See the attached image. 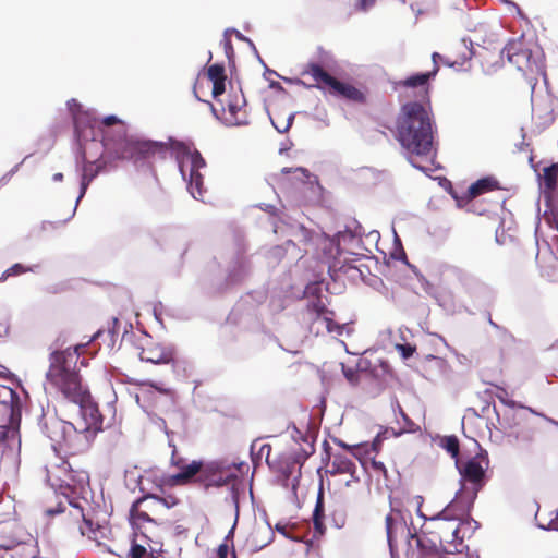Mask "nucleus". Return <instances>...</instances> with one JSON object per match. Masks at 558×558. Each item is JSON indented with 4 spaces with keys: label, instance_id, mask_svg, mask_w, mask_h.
<instances>
[{
    "label": "nucleus",
    "instance_id": "1",
    "mask_svg": "<svg viewBox=\"0 0 558 558\" xmlns=\"http://www.w3.org/2000/svg\"><path fill=\"white\" fill-rule=\"evenodd\" d=\"M78 349L80 347H74L51 352L46 381L64 400L80 407L82 420L77 425L70 424V427L95 435L102 429L104 416L76 369L80 359Z\"/></svg>",
    "mask_w": 558,
    "mask_h": 558
},
{
    "label": "nucleus",
    "instance_id": "2",
    "mask_svg": "<svg viewBox=\"0 0 558 558\" xmlns=\"http://www.w3.org/2000/svg\"><path fill=\"white\" fill-rule=\"evenodd\" d=\"M105 156L110 160L131 161L136 168H154L155 159H165L169 147L163 142L130 134L123 121L107 116L101 121Z\"/></svg>",
    "mask_w": 558,
    "mask_h": 558
},
{
    "label": "nucleus",
    "instance_id": "3",
    "mask_svg": "<svg viewBox=\"0 0 558 558\" xmlns=\"http://www.w3.org/2000/svg\"><path fill=\"white\" fill-rule=\"evenodd\" d=\"M435 121L430 101H408L399 110L395 123V137L414 163L413 156L428 157L434 150Z\"/></svg>",
    "mask_w": 558,
    "mask_h": 558
},
{
    "label": "nucleus",
    "instance_id": "4",
    "mask_svg": "<svg viewBox=\"0 0 558 558\" xmlns=\"http://www.w3.org/2000/svg\"><path fill=\"white\" fill-rule=\"evenodd\" d=\"M301 75L312 78L313 83L308 87H315L326 94L341 97L354 104L364 105L367 101V96L363 90L350 83L339 81L316 62L304 64Z\"/></svg>",
    "mask_w": 558,
    "mask_h": 558
},
{
    "label": "nucleus",
    "instance_id": "5",
    "mask_svg": "<svg viewBox=\"0 0 558 558\" xmlns=\"http://www.w3.org/2000/svg\"><path fill=\"white\" fill-rule=\"evenodd\" d=\"M48 515L62 514V522L69 525H76L83 536L95 541L101 545L108 538L110 532L108 525L94 523L84 512V508L80 502L68 501L59 504L57 508L46 510Z\"/></svg>",
    "mask_w": 558,
    "mask_h": 558
},
{
    "label": "nucleus",
    "instance_id": "6",
    "mask_svg": "<svg viewBox=\"0 0 558 558\" xmlns=\"http://www.w3.org/2000/svg\"><path fill=\"white\" fill-rule=\"evenodd\" d=\"M171 465L175 466L179 472L172 475L169 474H158L157 472L149 471L146 472L142 477V483L144 481L151 482L156 488V490L163 493V488L166 486L173 487L178 485H186L191 482H195L197 474L202 468V461L193 460L187 462L184 458L180 457L174 449L171 456Z\"/></svg>",
    "mask_w": 558,
    "mask_h": 558
},
{
    "label": "nucleus",
    "instance_id": "7",
    "mask_svg": "<svg viewBox=\"0 0 558 558\" xmlns=\"http://www.w3.org/2000/svg\"><path fill=\"white\" fill-rule=\"evenodd\" d=\"M217 106L213 111L227 125H247L250 116L246 108V100L241 89H230L226 96L215 99Z\"/></svg>",
    "mask_w": 558,
    "mask_h": 558
},
{
    "label": "nucleus",
    "instance_id": "8",
    "mask_svg": "<svg viewBox=\"0 0 558 558\" xmlns=\"http://www.w3.org/2000/svg\"><path fill=\"white\" fill-rule=\"evenodd\" d=\"M162 511L158 494L147 493L136 499L130 508V521L132 525L140 529L144 523H158L161 519Z\"/></svg>",
    "mask_w": 558,
    "mask_h": 558
},
{
    "label": "nucleus",
    "instance_id": "9",
    "mask_svg": "<svg viewBox=\"0 0 558 558\" xmlns=\"http://www.w3.org/2000/svg\"><path fill=\"white\" fill-rule=\"evenodd\" d=\"M21 420V403L17 393L7 387L0 388V434L5 429L14 428Z\"/></svg>",
    "mask_w": 558,
    "mask_h": 558
},
{
    "label": "nucleus",
    "instance_id": "10",
    "mask_svg": "<svg viewBox=\"0 0 558 558\" xmlns=\"http://www.w3.org/2000/svg\"><path fill=\"white\" fill-rule=\"evenodd\" d=\"M236 478V474L229 466H223L218 462H202V468L195 478L196 483L205 488L221 487Z\"/></svg>",
    "mask_w": 558,
    "mask_h": 558
},
{
    "label": "nucleus",
    "instance_id": "11",
    "mask_svg": "<svg viewBox=\"0 0 558 558\" xmlns=\"http://www.w3.org/2000/svg\"><path fill=\"white\" fill-rule=\"evenodd\" d=\"M487 466L488 458L486 453H478L459 466L462 481L471 484V488H469L470 492H474L477 495L483 488L485 485V470Z\"/></svg>",
    "mask_w": 558,
    "mask_h": 558
},
{
    "label": "nucleus",
    "instance_id": "12",
    "mask_svg": "<svg viewBox=\"0 0 558 558\" xmlns=\"http://www.w3.org/2000/svg\"><path fill=\"white\" fill-rule=\"evenodd\" d=\"M476 497V493L470 492L468 487H462L440 515L446 520L459 521L461 523L469 518Z\"/></svg>",
    "mask_w": 558,
    "mask_h": 558
},
{
    "label": "nucleus",
    "instance_id": "13",
    "mask_svg": "<svg viewBox=\"0 0 558 558\" xmlns=\"http://www.w3.org/2000/svg\"><path fill=\"white\" fill-rule=\"evenodd\" d=\"M507 60L517 66L518 70L523 72H538L541 66L532 59L530 49L524 48L521 41H510L502 50Z\"/></svg>",
    "mask_w": 558,
    "mask_h": 558
},
{
    "label": "nucleus",
    "instance_id": "14",
    "mask_svg": "<svg viewBox=\"0 0 558 558\" xmlns=\"http://www.w3.org/2000/svg\"><path fill=\"white\" fill-rule=\"evenodd\" d=\"M323 315H329V308L324 299L320 295L308 298L301 312V319L316 336L323 335V327L317 326V322Z\"/></svg>",
    "mask_w": 558,
    "mask_h": 558
},
{
    "label": "nucleus",
    "instance_id": "15",
    "mask_svg": "<svg viewBox=\"0 0 558 558\" xmlns=\"http://www.w3.org/2000/svg\"><path fill=\"white\" fill-rule=\"evenodd\" d=\"M325 448V457L323 461L325 463H330V469L327 470V473L330 475L338 474H348L354 482H359V476L356 475V465L351 458H349L345 453L337 452L331 454L330 446L327 441L324 442Z\"/></svg>",
    "mask_w": 558,
    "mask_h": 558
},
{
    "label": "nucleus",
    "instance_id": "16",
    "mask_svg": "<svg viewBox=\"0 0 558 558\" xmlns=\"http://www.w3.org/2000/svg\"><path fill=\"white\" fill-rule=\"evenodd\" d=\"M140 359L153 364H169L174 362V351L153 339H147L141 347Z\"/></svg>",
    "mask_w": 558,
    "mask_h": 558
},
{
    "label": "nucleus",
    "instance_id": "17",
    "mask_svg": "<svg viewBox=\"0 0 558 558\" xmlns=\"http://www.w3.org/2000/svg\"><path fill=\"white\" fill-rule=\"evenodd\" d=\"M439 71V65H433L432 71L426 73H416L397 83L400 88L405 89H417L418 95L422 97V101L429 100L430 92V80H433Z\"/></svg>",
    "mask_w": 558,
    "mask_h": 558
},
{
    "label": "nucleus",
    "instance_id": "18",
    "mask_svg": "<svg viewBox=\"0 0 558 558\" xmlns=\"http://www.w3.org/2000/svg\"><path fill=\"white\" fill-rule=\"evenodd\" d=\"M371 444H376V450L372 452H369L371 450H367L368 453L365 454L364 458H360L359 461L365 471L371 472L377 478L383 476L385 480H387V469L384 462L376 460V456L381 449L383 440L377 436Z\"/></svg>",
    "mask_w": 558,
    "mask_h": 558
},
{
    "label": "nucleus",
    "instance_id": "19",
    "mask_svg": "<svg viewBox=\"0 0 558 558\" xmlns=\"http://www.w3.org/2000/svg\"><path fill=\"white\" fill-rule=\"evenodd\" d=\"M460 525L461 523H456L453 520H446L441 517L437 526L440 544H452L456 541L461 543L463 541V536H460Z\"/></svg>",
    "mask_w": 558,
    "mask_h": 558
},
{
    "label": "nucleus",
    "instance_id": "20",
    "mask_svg": "<svg viewBox=\"0 0 558 558\" xmlns=\"http://www.w3.org/2000/svg\"><path fill=\"white\" fill-rule=\"evenodd\" d=\"M207 76L209 81L213 83V97L214 99H218L225 95L226 92V71L222 64H211L207 69Z\"/></svg>",
    "mask_w": 558,
    "mask_h": 558
},
{
    "label": "nucleus",
    "instance_id": "21",
    "mask_svg": "<svg viewBox=\"0 0 558 558\" xmlns=\"http://www.w3.org/2000/svg\"><path fill=\"white\" fill-rule=\"evenodd\" d=\"M498 187V182L493 178H483L472 183L462 199L472 201L477 196L485 194L487 192L494 191Z\"/></svg>",
    "mask_w": 558,
    "mask_h": 558
},
{
    "label": "nucleus",
    "instance_id": "22",
    "mask_svg": "<svg viewBox=\"0 0 558 558\" xmlns=\"http://www.w3.org/2000/svg\"><path fill=\"white\" fill-rule=\"evenodd\" d=\"M541 276L551 283H558V258L554 255L543 257L539 263Z\"/></svg>",
    "mask_w": 558,
    "mask_h": 558
},
{
    "label": "nucleus",
    "instance_id": "23",
    "mask_svg": "<svg viewBox=\"0 0 558 558\" xmlns=\"http://www.w3.org/2000/svg\"><path fill=\"white\" fill-rule=\"evenodd\" d=\"M313 526L315 534L322 536L326 532V526L324 524L325 520V505H324V495L323 492H319L316 500V505L313 511Z\"/></svg>",
    "mask_w": 558,
    "mask_h": 558
},
{
    "label": "nucleus",
    "instance_id": "24",
    "mask_svg": "<svg viewBox=\"0 0 558 558\" xmlns=\"http://www.w3.org/2000/svg\"><path fill=\"white\" fill-rule=\"evenodd\" d=\"M101 165L96 162L86 161L83 166L82 180H81V195L80 198L85 194L90 182L98 175L101 170Z\"/></svg>",
    "mask_w": 558,
    "mask_h": 558
},
{
    "label": "nucleus",
    "instance_id": "25",
    "mask_svg": "<svg viewBox=\"0 0 558 558\" xmlns=\"http://www.w3.org/2000/svg\"><path fill=\"white\" fill-rule=\"evenodd\" d=\"M317 326L323 327L324 333H332L341 336L343 333L344 324H338L335 322V312L329 310V315H323L317 322Z\"/></svg>",
    "mask_w": 558,
    "mask_h": 558
},
{
    "label": "nucleus",
    "instance_id": "26",
    "mask_svg": "<svg viewBox=\"0 0 558 558\" xmlns=\"http://www.w3.org/2000/svg\"><path fill=\"white\" fill-rule=\"evenodd\" d=\"M335 444L342 449L349 451L355 459L364 458L365 454H367V450H371L369 452L376 450L375 446L376 444H357V445H348L343 440L335 439Z\"/></svg>",
    "mask_w": 558,
    "mask_h": 558
},
{
    "label": "nucleus",
    "instance_id": "27",
    "mask_svg": "<svg viewBox=\"0 0 558 558\" xmlns=\"http://www.w3.org/2000/svg\"><path fill=\"white\" fill-rule=\"evenodd\" d=\"M329 520L333 527L342 529L347 524L348 511L343 504L336 502L331 506L329 512Z\"/></svg>",
    "mask_w": 558,
    "mask_h": 558
},
{
    "label": "nucleus",
    "instance_id": "28",
    "mask_svg": "<svg viewBox=\"0 0 558 558\" xmlns=\"http://www.w3.org/2000/svg\"><path fill=\"white\" fill-rule=\"evenodd\" d=\"M184 157L190 163V170L199 171L206 166L205 159L196 149L191 150L189 147H184Z\"/></svg>",
    "mask_w": 558,
    "mask_h": 558
},
{
    "label": "nucleus",
    "instance_id": "29",
    "mask_svg": "<svg viewBox=\"0 0 558 558\" xmlns=\"http://www.w3.org/2000/svg\"><path fill=\"white\" fill-rule=\"evenodd\" d=\"M48 437L56 444L61 445L64 439L63 432L65 429V423L61 421L51 422L50 426L46 425Z\"/></svg>",
    "mask_w": 558,
    "mask_h": 558
},
{
    "label": "nucleus",
    "instance_id": "30",
    "mask_svg": "<svg viewBox=\"0 0 558 558\" xmlns=\"http://www.w3.org/2000/svg\"><path fill=\"white\" fill-rule=\"evenodd\" d=\"M189 186L194 197H196L195 192L202 195L203 175L199 171L189 170Z\"/></svg>",
    "mask_w": 558,
    "mask_h": 558
},
{
    "label": "nucleus",
    "instance_id": "31",
    "mask_svg": "<svg viewBox=\"0 0 558 558\" xmlns=\"http://www.w3.org/2000/svg\"><path fill=\"white\" fill-rule=\"evenodd\" d=\"M441 447L451 454L452 458H458L460 451V444L457 436H446L441 439Z\"/></svg>",
    "mask_w": 558,
    "mask_h": 558
},
{
    "label": "nucleus",
    "instance_id": "32",
    "mask_svg": "<svg viewBox=\"0 0 558 558\" xmlns=\"http://www.w3.org/2000/svg\"><path fill=\"white\" fill-rule=\"evenodd\" d=\"M558 178V165H550L544 168V183L547 189H553L556 185Z\"/></svg>",
    "mask_w": 558,
    "mask_h": 558
},
{
    "label": "nucleus",
    "instance_id": "33",
    "mask_svg": "<svg viewBox=\"0 0 558 558\" xmlns=\"http://www.w3.org/2000/svg\"><path fill=\"white\" fill-rule=\"evenodd\" d=\"M158 501H160V509L163 512V509H171L181 504L179 497L173 494H168L165 496L158 495Z\"/></svg>",
    "mask_w": 558,
    "mask_h": 558
},
{
    "label": "nucleus",
    "instance_id": "34",
    "mask_svg": "<svg viewBox=\"0 0 558 558\" xmlns=\"http://www.w3.org/2000/svg\"><path fill=\"white\" fill-rule=\"evenodd\" d=\"M130 558H154L153 554L149 553L145 546L133 543L129 551Z\"/></svg>",
    "mask_w": 558,
    "mask_h": 558
},
{
    "label": "nucleus",
    "instance_id": "35",
    "mask_svg": "<svg viewBox=\"0 0 558 558\" xmlns=\"http://www.w3.org/2000/svg\"><path fill=\"white\" fill-rule=\"evenodd\" d=\"M28 271H34V268L33 267H26L22 264H14L13 266H11L10 268H8L3 276L5 278L8 277H11V276H19V275H22V274H25V272H28Z\"/></svg>",
    "mask_w": 558,
    "mask_h": 558
},
{
    "label": "nucleus",
    "instance_id": "36",
    "mask_svg": "<svg viewBox=\"0 0 558 558\" xmlns=\"http://www.w3.org/2000/svg\"><path fill=\"white\" fill-rule=\"evenodd\" d=\"M396 348L403 359L411 357L416 350V348L410 343L397 344Z\"/></svg>",
    "mask_w": 558,
    "mask_h": 558
},
{
    "label": "nucleus",
    "instance_id": "37",
    "mask_svg": "<svg viewBox=\"0 0 558 558\" xmlns=\"http://www.w3.org/2000/svg\"><path fill=\"white\" fill-rule=\"evenodd\" d=\"M71 478V475H68L66 478L62 477H54L53 473L47 469V480L56 486H62L63 484L70 485L69 480Z\"/></svg>",
    "mask_w": 558,
    "mask_h": 558
},
{
    "label": "nucleus",
    "instance_id": "38",
    "mask_svg": "<svg viewBox=\"0 0 558 558\" xmlns=\"http://www.w3.org/2000/svg\"><path fill=\"white\" fill-rule=\"evenodd\" d=\"M386 523V532H387V538L389 544H391L393 539V533H395V519L391 514H388L385 519Z\"/></svg>",
    "mask_w": 558,
    "mask_h": 558
},
{
    "label": "nucleus",
    "instance_id": "39",
    "mask_svg": "<svg viewBox=\"0 0 558 558\" xmlns=\"http://www.w3.org/2000/svg\"><path fill=\"white\" fill-rule=\"evenodd\" d=\"M376 0H357L355 3V10L361 12H366L372 7H374Z\"/></svg>",
    "mask_w": 558,
    "mask_h": 558
},
{
    "label": "nucleus",
    "instance_id": "40",
    "mask_svg": "<svg viewBox=\"0 0 558 558\" xmlns=\"http://www.w3.org/2000/svg\"><path fill=\"white\" fill-rule=\"evenodd\" d=\"M11 558H34V555L29 549L21 547L12 553Z\"/></svg>",
    "mask_w": 558,
    "mask_h": 558
},
{
    "label": "nucleus",
    "instance_id": "41",
    "mask_svg": "<svg viewBox=\"0 0 558 558\" xmlns=\"http://www.w3.org/2000/svg\"><path fill=\"white\" fill-rule=\"evenodd\" d=\"M432 59H433V63H434V65H438V60L444 61V62H445L446 64H448V65H453V64H454V62H450L449 60L444 59V57H442V56H440L438 52H434V53L432 54Z\"/></svg>",
    "mask_w": 558,
    "mask_h": 558
},
{
    "label": "nucleus",
    "instance_id": "42",
    "mask_svg": "<svg viewBox=\"0 0 558 558\" xmlns=\"http://www.w3.org/2000/svg\"><path fill=\"white\" fill-rule=\"evenodd\" d=\"M228 545L227 544H220L217 550V555L219 558H227L228 556Z\"/></svg>",
    "mask_w": 558,
    "mask_h": 558
},
{
    "label": "nucleus",
    "instance_id": "43",
    "mask_svg": "<svg viewBox=\"0 0 558 558\" xmlns=\"http://www.w3.org/2000/svg\"><path fill=\"white\" fill-rule=\"evenodd\" d=\"M398 412L399 414L402 416V418L407 422H409V417L408 415L405 414L404 410L402 409V407L400 404H398Z\"/></svg>",
    "mask_w": 558,
    "mask_h": 558
},
{
    "label": "nucleus",
    "instance_id": "44",
    "mask_svg": "<svg viewBox=\"0 0 558 558\" xmlns=\"http://www.w3.org/2000/svg\"><path fill=\"white\" fill-rule=\"evenodd\" d=\"M52 180L56 181V182L62 181L63 180V174L61 172L54 173L53 177H52Z\"/></svg>",
    "mask_w": 558,
    "mask_h": 558
},
{
    "label": "nucleus",
    "instance_id": "45",
    "mask_svg": "<svg viewBox=\"0 0 558 558\" xmlns=\"http://www.w3.org/2000/svg\"><path fill=\"white\" fill-rule=\"evenodd\" d=\"M180 170H181L182 175L185 177L186 175V170H185V162L184 161H182V163L180 166Z\"/></svg>",
    "mask_w": 558,
    "mask_h": 558
},
{
    "label": "nucleus",
    "instance_id": "46",
    "mask_svg": "<svg viewBox=\"0 0 558 558\" xmlns=\"http://www.w3.org/2000/svg\"><path fill=\"white\" fill-rule=\"evenodd\" d=\"M551 524L554 525L555 530H558V510H557V515H556L555 520L551 522Z\"/></svg>",
    "mask_w": 558,
    "mask_h": 558
},
{
    "label": "nucleus",
    "instance_id": "47",
    "mask_svg": "<svg viewBox=\"0 0 558 558\" xmlns=\"http://www.w3.org/2000/svg\"><path fill=\"white\" fill-rule=\"evenodd\" d=\"M68 466H69V464L66 462H62V464L60 465V469L63 471H68Z\"/></svg>",
    "mask_w": 558,
    "mask_h": 558
},
{
    "label": "nucleus",
    "instance_id": "48",
    "mask_svg": "<svg viewBox=\"0 0 558 558\" xmlns=\"http://www.w3.org/2000/svg\"><path fill=\"white\" fill-rule=\"evenodd\" d=\"M276 529L281 532V533H284V530H286V526H280L279 524L276 525Z\"/></svg>",
    "mask_w": 558,
    "mask_h": 558
},
{
    "label": "nucleus",
    "instance_id": "49",
    "mask_svg": "<svg viewBox=\"0 0 558 558\" xmlns=\"http://www.w3.org/2000/svg\"><path fill=\"white\" fill-rule=\"evenodd\" d=\"M265 448H267L268 452L270 451V446H269V445H265V446H263V447H262V451H263Z\"/></svg>",
    "mask_w": 558,
    "mask_h": 558
},
{
    "label": "nucleus",
    "instance_id": "50",
    "mask_svg": "<svg viewBox=\"0 0 558 558\" xmlns=\"http://www.w3.org/2000/svg\"><path fill=\"white\" fill-rule=\"evenodd\" d=\"M295 83H296V84L305 85V83H304L303 81H301V80H296V81H295Z\"/></svg>",
    "mask_w": 558,
    "mask_h": 558
},
{
    "label": "nucleus",
    "instance_id": "51",
    "mask_svg": "<svg viewBox=\"0 0 558 558\" xmlns=\"http://www.w3.org/2000/svg\"><path fill=\"white\" fill-rule=\"evenodd\" d=\"M555 228L557 229L558 231V221L555 222Z\"/></svg>",
    "mask_w": 558,
    "mask_h": 558
}]
</instances>
